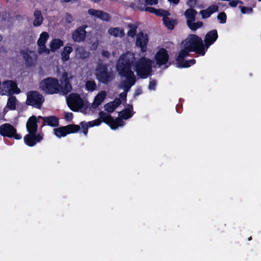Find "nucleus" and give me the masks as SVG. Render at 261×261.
Listing matches in <instances>:
<instances>
[{
  "label": "nucleus",
  "mask_w": 261,
  "mask_h": 261,
  "mask_svg": "<svg viewBox=\"0 0 261 261\" xmlns=\"http://www.w3.org/2000/svg\"><path fill=\"white\" fill-rule=\"evenodd\" d=\"M0 135L4 137L14 138L16 140H20L22 136L17 133L16 128L12 124L8 123L0 126Z\"/></svg>",
  "instance_id": "8"
},
{
  "label": "nucleus",
  "mask_w": 261,
  "mask_h": 261,
  "mask_svg": "<svg viewBox=\"0 0 261 261\" xmlns=\"http://www.w3.org/2000/svg\"><path fill=\"white\" fill-rule=\"evenodd\" d=\"M43 136V134L41 133H28L24 137V142L27 146L33 147L42 141Z\"/></svg>",
  "instance_id": "10"
},
{
  "label": "nucleus",
  "mask_w": 261,
  "mask_h": 261,
  "mask_svg": "<svg viewBox=\"0 0 261 261\" xmlns=\"http://www.w3.org/2000/svg\"><path fill=\"white\" fill-rule=\"evenodd\" d=\"M252 240V237H250L249 238H248V241H251Z\"/></svg>",
  "instance_id": "57"
},
{
  "label": "nucleus",
  "mask_w": 261,
  "mask_h": 261,
  "mask_svg": "<svg viewBox=\"0 0 261 261\" xmlns=\"http://www.w3.org/2000/svg\"><path fill=\"white\" fill-rule=\"evenodd\" d=\"M87 123L88 124V127H91L95 126V125H94L95 124L93 122V121H89L88 122H87Z\"/></svg>",
  "instance_id": "53"
},
{
  "label": "nucleus",
  "mask_w": 261,
  "mask_h": 261,
  "mask_svg": "<svg viewBox=\"0 0 261 261\" xmlns=\"http://www.w3.org/2000/svg\"><path fill=\"white\" fill-rule=\"evenodd\" d=\"M48 37L49 35L47 33L45 32H42L40 35L39 38L37 41V44L40 45L41 44H45L48 39Z\"/></svg>",
  "instance_id": "33"
},
{
  "label": "nucleus",
  "mask_w": 261,
  "mask_h": 261,
  "mask_svg": "<svg viewBox=\"0 0 261 261\" xmlns=\"http://www.w3.org/2000/svg\"><path fill=\"white\" fill-rule=\"evenodd\" d=\"M72 111H75V110L73 109H71Z\"/></svg>",
  "instance_id": "59"
},
{
  "label": "nucleus",
  "mask_w": 261,
  "mask_h": 261,
  "mask_svg": "<svg viewBox=\"0 0 261 261\" xmlns=\"http://www.w3.org/2000/svg\"><path fill=\"white\" fill-rule=\"evenodd\" d=\"M197 12L193 8L188 9L185 12V16L187 18V23L188 21H195L196 19V15Z\"/></svg>",
  "instance_id": "24"
},
{
  "label": "nucleus",
  "mask_w": 261,
  "mask_h": 261,
  "mask_svg": "<svg viewBox=\"0 0 261 261\" xmlns=\"http://www.w3.org/2000/svg\"><path fill=\"white\" fill-rule=\"evenodd\" d=\"M88 13L90 15L94 16L103 21H109L111 20L110 15L102 10L89 9Z\"/></svg>",
  "instance_id": "16"
},
{
  "label": "nucleus",
  "mask_w": 261,
  "mask_h": 261,
  "mask_svg": "<svg viewBox=\"0 0 261 261\" xmlns=\"http://www.w3.org/2000/svg\"><path fill=\"white\" fill-rule=\"evenodd\" d=\"M73 118V114L71 112H67L65 114V119L67 121H71Z\"/></svg>",
  "instance_id": "47"
},
{
  "label": "nucleus",
  "mask_w": 261,
  "mask_h": 261,
  "mask_svg": "<svg viewBox=\"0 0 261 261\" xmlns=\"http://www.w3.org/2000/svg\"><path fill=\"white\" fill-rule=\"evenodd\" d=\"M163 21L165 25L169 30H173L176 23L175 20L170 19L168 17V16H166L165 17L163 18Z\"/></svg>",
  "instance_id": "28"
},
{
  "label": "nucleus",
  "mask_w": 261,
  "mask_h": 261,
  "mask_svg": "<svg viewBox=\"0 0 261 261\" xmlns=\"http://www.w3.org/2000/svg\"><path fill=\"white\" fill-rule=\"evenodd\" d=\"M183 49L179 52V60H182L189 55L191 52H195L199 55L204 56L206 49L203 41L195 34H190L182 42Z\"/></svg>",
  "instance_id": "2"
},
{
  "label": "nucleus",
  "mask_w": 261,
  "mask_h": 261,
  "mask_svg": "<svg viewBox=\"0 0 261 261\" xmlns=\"http://www.w3.org/2000/svg\"><path fill=\"white\" fill-rule=\"evenodd\" d=\"M102 55L105 57L109 58L110 57V54L107 50H103L102 52Z\"/></svg>",
  "instance_id": "51"
},
{
  "label": "nucleus",
  "mask_w": 261,
  "mask_h": 261,
  "mask_svg": "<svg viewBox=\"0 0 261 261\" xmlns=\"http://www.w3.org/2000/svg\"><path fill=\"white\" fill-rule=\"evenodd\" d=\"M61 85V93L63 94H67L72 90V86L69 82V77L67 72H64L60 79Z\"/></svg>",
  "instance_id": "12"
},
{
  "label": "nucleus",
  "mask_w": 261,
  "mask_h": 261,
  "mask_svg": "<svg viewBox=\"0 0 261 261\" xmlns=\"http://www.w3.org/2000/svg\"><path fill=\"white\" fill-rule=\"evenodd\" d=\"M241 12L243 14L250 13L253 11V9L251 7L243 6L241 7Z\"/></svg>",
  "instance_id": "43"
},
{
  "label": "nucleus",
  "mask_w": 261,
  "mask_h": 261,
  "mask_svg": "<svg viewBox=\"0 0 261 261\" xmlns=\"http://www.w3.org/2000/svg\"><path fill=\"white\" fill-rule=\"evenodd\" d=\"M70 100L72 103L74 104H80L83 102L82 99L80 96L77 94H75L74 96H71Z\"/></svg>",
  "instance_id": "35"
},
{
  "label": "nucleus",
  "mask_w": 261,
  "mask_h": 261,
  "mask_svg": "<svg viewBox=\"0 0 261 261\" xmlns=\"http://www.w3.org/2000/svg\"><path fill=\"white\" fill-rule=\"evenodd\" d=\"M193 0H189L190 2H192Z\"/></svg>",
  "instance_id": "60"
},
{
  "label": "nucleus",
  "mask_w": 261,
  "mask_h": 261,
  "mask_svg": "<svg viewBox=\"0 0 261 261\" xmlns=\"http://www.w3.org/2000/svg\"><path fill=\"white\" fill-rule=\"evenodd\" d=\"M217 18L219 20L221 23H225L226 22L227 16L224 12L220 13L218 16Z\"/></svg>",
  "instance_id": "38"
},
{
  "label": "nucleus",
  "mask_w": 261,
  "mask_h": 261,
  "mask_svg": "<svg viewBox=\"0 0 261 261\" xmlns=\"http://www.w3.org/2000/svg\"><path fill=\"white\" fill-rule=\"evenodd\" d=\"M65 20L67 24H70L73 21V18L70 13H66L65 17Z\"/></svg>",
  "instance_id": "42"
},
{
  "label": "nucleus",
  "mask_w": 261,
  "mask_h": 261,
  "mask_svg": "<svg viewBox=\"0 0 261 261\" xmlns=\"http://www.w3.org/2000/svg\"><path fill=\"white\" fill-rule=\"evenodd\" d=\"M23 58L25 61L26 65L28 66H31L33 64V60L28 51H24L22 53Z\"/></svg>",
  "instance_id": "32"
},
{
  "label": "nucleus",
  "mask_w": 261,
  "mask_h": 261,
  "mask_svg": "<svg viewBox=\"0 0 261 261\" xmlns=\"http://www.w3.org/2000/svg\"><path fill=\"white\" fill-rule=\"evenodd\" d=\"M189 63L190 64V66H191V65H194V64H195L196 60L195 59H193L189 60Z\"/></svg>",
  "instance_id": "55"
},
{
  "label": "nucleus",
  "mask_w": 261,
  "mask_h": 261,
  "mask_svg": "<svg viewBox=\"0 0 261 261\" xmlns=\"http://www.w3.org/2000/svg\"><path fill=\"white\" fill-rule=\"evenodd\" d=\"M155 15L158 16H162L163 18H164L166 16H169L170 15V13L167 10H164L162 9H157Z\"/></svg>",
  "instance_id": "36"
},
{
  "label": "nucleus",
  "mask_w": 261,
  "mask_h": 261,
  "mask_svg": "<svg viewBox=\"0 0 261 261\" xmlns=\"http://www.w3.org/2000/svg\"><path fill=\"white\" fill-rule=\"evenodd\" d=\"M148 41V35L141 31L137 35L136 44L137 46L140 47L141 51L142 53H144L147 50Z\"/></svg>",
  "instance_id": "13"
},
{
  "label": "nucleus",
  "mask_w": 261,
  "mask_h": 261,
  "mask_svg": "<svg viewBox=\"0 0 261 261\" xmlns=\"http://www.w3.org/2000/svg\"><path fill=\"white\" fill-rule=\"evenodd\" d=\"M156 85V82L155 80H152L149 82L148 89L150 90H154Z\"/></svg>",
  "instance_id": "44"
},
{
  "label": "nucleus",
  "mask_w": 261,
  "mask_h": 261,
  "mask_svg": "<svg viewBox=\"0 0 261 261\" xmlns=\"http://www.w3.org/2000/svg\"><path fill=\"white\" fill-rule=\"evenodd\" d=\"M104 107H105V110L107 112L110 113H113L114 111V110H115V108L114 107L113 103H111V102L106 103Z\"/></svg>",
  "instance_id": "40"
},
{
  "label": "nucleus",
  "mask_w": 261,
  "mask_h": 261,
  "mask_svg": "<svg viewBox=\"0 0 261 261\" xmlns=\"http://www.w3.org/2000/svg\"><path fill=\"white\" fill-rule=\"evenodd\" d=\"M87 25L84 24L76 28L71 34L72 39L75 42H81L86 40L87 36L86 28Z\"/></svg>",
  "instance_id": "11"
},
{
  "label": "nucleus",
  "mask_w": 261,
  "mask_h": 261,
  "mask_svg": "<svg viewBox=\"0 0 261 261\" xmlns=\"http://www.w3.org/2000/svg\"><path fill=\"white\" fill-rule=\"evenodd\" d=\"M239 3L242 4L243 3L240 0H232L229 2V5L231 7H236Z\"/></svg>",
  "instance_id": "45"
},
{
  "label": "nucleus",
  "mask_w": 261,
  "mask_h": 261,
  "mask_svg": "<svg viewBox=\"0 0 261 261\" xmlns=\"http://www.w3.org/2000/svg\"><path fill=\"white\" fill-rule=\"evenodd\" d=\"M169 55L165 48L160 49L155 55V60L157 65L162 66L166 64L169 60Z\"/></svg>",
  "instance_id": "14"
},
{
  "label": "nucleus",
  "mask_w": 261,
  "mask_h": 261,
  "mask_svg": "<svg viewBox=\"0 0 261 261\" xmlns=\"http://www.w3.org/2000/svg\"><path fill=\"white\" fill-rule=\"evenodd\" d=\"M130 29L127 32V35L134 37L136 35L137 27L134 25H129Z\"/></svg>",
  "instance_id": "41"
},
{
  "label": "nucleus",
  "mask_w": 261,
  "mask_h": 261,
  "mask_svg": "<svg viewBox=\"0 0 261 261\" xmlns=\"http://www.w3.org/2000/svg\"><path fill=\"white\" fill-rule=\"evenodd\" d=\"M34 16L35 17V19L33 22V25L35 27H39L41 25L43 21V17L41 11L36 10L34 12Z\"/></svg>",
  "instance_id": "25"
},
{
  "label": "nucleus",
  "mask_w": 261,
  "mask_h": 261,
  "mask_svg": "<svg viewBox=\"0 0 261 261\" xmlns=\"http://www.w3.org/2000/svg\"><path fill=\"white\" fill-rule=\"evenodd\" d=\"M187 25L188 27L192 30V31H196L198 29L201 28L203 25V22L201 21H198L197 22H195L194 21H188V22L187 23Z\"/></svg>",
  "instance_id": "29"
},
{
  "label": "nucleus",
  "mask_w": 261,
  "mask_h": 261,
  "mask_svg": "<svg viewBox=\"0 0 261 261\" xmlns=\"http://www.w3.org/2000/svg\"><path fill=\"white\" fill-rule=\"evenodd\" d=\"M80 130V126L77 124H69L54 129V134L58 138L65 137L67 135L76 133Z\"/></svg>",
  "instance_id": "9"
},
{
  "label": "nucleus",
  "mask_w": 261,
  "mask_h": 261,
  "mask_svg": "<svg viewBox=\"0 0 261 261\" xmlns=\"http://www.w3.org/2000/svg\"><path fill=\"white\" fill-rule=\"evenodd\" d=\"M38 119L43 120L42 127L48 125L51 127H57L59 124V119L55 116H50L48 117H43L39 116Z\"/></svg>",
  "instance_id": "19"
},
{
  "label": "nucleus",
  "mask_w": 261,
  "mask_h": 261,
  "mask_svg": "<svg viewBox=\"0 0 261 261\" xmlns=\"http://www.w3.org/2000/svg\"><path fill=\"white\" fill-rule=\"evenodd\" d=\"M16 98L15 96H11L8 98L7 106L10 110H15L16 109Z\"/></svg>",
  "instance_id": "30"
},
{
  "label": "nucleus",
  "mask_w": 261,
  "mask_h": 261,
  "mask_svg": "<svg viewBox=\"0 0 261 261\" xmlns=\"http://www.w3.org/2000/svg\"><path fill=\"white\" fill-rule=\"evenodd\" d=\"M134 115L133 106L132 105H128L127 107L119 112V117L122 120V119L127 120L131 118Z\"/></svg>",
  "instance_id": "20"
},
{
  "label": "nucleus",
  "mask_w": 261,
  "mask_h": 261,
  "mask_svg": "<svg viewBox=\"0 0 261 261\" xmlns=\"http://www.w3.org/2000/svg\"><path fill=\"white\" fill-rule=\"evenodd\" d=\"M134 65V58L128 54H123L118 58L116 69L118 74L122 77H125L120 85V88L124 89V92L126 94L130 88L135 84L136 77L132 71Z\"/></svg>",
  "instance_id": "1"
},
{
  "label": "nucleus",
  "mask_w": 261,
  "mask_h": 261,
  "mask_svg": "<svg viewBox=\"0 0 261 261\" xmlns=\"http://www.w3.org/2000/svg\"><path fill=\"white\" fill-rule=\"evenodd\" d=\"M84 55H85V54H86V56H84V57H83V56H82V55H82V53H81V57L82 58H85V57H88V54L87 52H86V51H84Z\"/></svg>",
  "instance_id": "56"
},
{
  "label": "nucleus",
  "mask_w": 261,
  "mask_h": 261,
  "mask_svg": "<svg viewBox=\"0 0 261 261\" xmlns=\"http://www.w3.org/2000/svg\"><path fill=\"white\" fill-rule=\"evenodd\" d=\"M119 97L123 100L126 101L127 94L123 92L119 94Z\"/></svg>",
  "instance_id": "50"
},
{
  "label": "nucleus",
  "mask_w": 261,
  "mask_h": 261,
  "mask_svg": "<svg viewBox=\"0 0 261 261\" xmlns=\"http://www.w3.org/2000/svg\"><path fill=\"white\" fill-rule=\"evenodd\" d=\"M111 102L113 103L114 107L116 109V108H117L121 103V100H120V98H116Z\"/></svg>",
  "instance_id": "46"
},
{
  "label": "nucleus",
  "mask_w": 261,
  "mask_h": 261,
  "mask_svg": "<svg viewBox=\"0 0 261 261\" xmlns=\"http://www.w3.org/2000/svg\"><path fill=\"white\" fill-rule=\"evenodd\" d=\"M64 44L63 41L60 39H54L50 42L49 46L50 50L53 52L59 49Z\"/></svg>",
  "instance_id": "26"
},
{
  "label": "nucleus",
  "mask_w": 261,
  "mask_h": 261,
  "mask_svg": "<svg viewBox=\"0 0 261 261\" xmlns=\"http://www.w3.org/2000/svg\"><path fill=\"white\" fill-rule=\"evenodd\" d=\"M108 33L115 37L122 38L125 36L124 29L122 28H110L108 30Z\"/></svg>",
  "instance_id": "22"
},
{
  "label": "nucleus",
  "mask_w": 261,
  "mask_h": 261,
  "mask_svg": "<svg viewBox=\"0 0 261 261\" xmlns=\"http://www.w3.org/2000/svg\"><path fill=\"white\" fill-rule=\"evenodd\" d=\"M185 58H184V59L182 60H179V55H178L176 58V62L178 64V67L188 68L190 67V64L189 62V60L185 61Z\"/></svg>",
  "instance_id": "31"
},
{
  "label": "nucleus",
  "mask_w": 261,
  "mask_h": 261,
  "mask_svg": "<svg viewBox=\"0 0 261 261\" xmlns=\"http://www.w3.org/2000/svg\"><path fill=\"white\" fill-rule=\"evenodd\" d=\"M170 3H173L174 5H177L180 0H168Z\"/></svg>",
  "instance_id": "52"
},
{
  "label": "nucleus",
  "mask_w": 261,
  "mask_h": 261,
  "mask_svg": "<svg viewBox=\"0 0 261 261\" xmlns=\"http://www.w3.org/2000/svg\"><path fill=\"white\" fill-rule=\"evenodd\" d=\"M106 96L107 93L106 91H101L95 97L94 103L92 104V107L95 109L98 107L105 100Z\"/></svg>",
  "instance_id": "23"
},
{
  "label": "nucleus",
  "mask_w": 261,
  "mask_h": 261,
  "mask_svg": "<svg viewBox=\"0 0 261 261\" xmlns=\"http://www.w3.org/2000/svg\"><path fill=\"white\" fill-rule=\"evenodd\" d=\"M218 11V6L214 5L208 7L206 9L202 10L200 11V13L203 19L208 18L211 15Z\"/></svg>",
  "instance_id": "21"
},
{
  "label": "nucleus",
  "mask_w": 261,
  "mask_h": 261,
  "mask_svg": "<svg viewBox=\"0 0 261 261\" xmlns=\"http://www.w3.org/2000/svg\"><path fill=\"white\" fill-rule=\"evenodd\" d=\"M61 85L57 78L48 77L42 80L39 84V88L47 94H54L61 92Z\"/></svg>",
  "instance_id": "3"
},
{
  "label": "nucleus",
  "mask_w": 261,
  "mask_h": 261,
  "mask_svg": "<svg viewBox=\"0 0 261 261\" xmlns=\"http://www.w3.org/2000/svg\"><path fill=\"white\" fill-rule=\"evenodd\" d=\"M86 89L89 91H93L96 89V84L93 80L87 81L85 84Z\"/></svg>",
  "instance_id": "34"
},
{
  "label": "nucleus",
  "mask_w": 261,
  "mask_h": 261,
  "mask_svg": "<svg viewBox=\"0 0 261 261\" xmlns=\"http://www.w3.org/2000/svg\"><path fill=\"white\" fill-rule=\"evenodd\" d=\"M135 71L141 79H146L152 71V61L146 57H141L136 63Z\"/></svg>",
  "instance_id": "5"
},
{
  "label": "nucleus",
  "mask_w": 261,
  "mask_h": 261,
  "mask_svg": "<svg viewBox=\"0 0 261 261\" xmlns=\"http://www.w3.org/2000/svg\"><path fill=\"white\" fill-rule=\"evenodd\" d=\"M99 118L93 120L95 126H99L102 122L108 125L112 129L115 130L119 126H122L124 122L120 118L114 119L109 114L103 111L99 113Z\"/></svg>",
  "instance_id": "4"
},
{
  "label": "nucleus",
  "mask_w": 261,
  "mask_h": 261,
  "mask_svg": "<svg viewBox=\"0 0 261 261\" xmlns=\"http://www.w3.org/2000/svg\"><path fill=\"white\" fill-rule=\"evenodd\" d=\"M73 51L71 46H65L63 51L61 53L62 59L63 62L67 61L69 59V55Z\"/></svg>",
  "instance_id": "27"
},
{
  "label": "nucleus",
  "mask_w": 261,
  "mask_h": 261,
  "mask_svg": "<svg viewBox=\"0 0 261 261\" xmlns=\"http://www.w3.org/2000/svg\"><path fill=\"white\" fill-rule=\"evenodd\" d=\"M38 118L35 116L30 117L26 124V128L28 133H37L38 130Z\"/></svg>",
  "instance_id": "17"
},
{
  "label": "nucleus",
  "mask_w": 261,
  "mask_h": 261,
  "mask_svg": "<svg viewBox=\"0 0 261 261\" xmlns=\"http://www.w3.org/2000/svg\"><path fill=\"white\" fill-rule=\"evenodd\" d=\"M218 35L217 31L215 29L211 30L207 33L204 39L205 46L206 50L210 46V45L214 44V43L217 40Z\"/></svg>",
  "instance_id": "18"
},
{
  "label": "nucleus",
  "mask_w": 261,
  "mask_h": 261,
  "mask_svg": "<svg viewBox=\"0 0 261 261\" xmlns=\"http://www.w3.org/2000/svg\"><path fill=\"white\" fill-rule=\"evenodd\" d=\"M96 79L100 83L108 85L115 77L112 71H108V66L106 64H98L95 69Z\"/></svg>",
  "instance_id": "6"
},
{
  "label": "nucleus",
  "mask_w": 261,
  "mask_h": 261,
  "mask_svg": "<svg viewBox=\"0 0 261 261\" xmlns=\"http://www.w3.org/2000/svg\"><path fill=\"white\" fill-rule=\"evenodd\" d=\"M80 126L83 130V134L87 136L88 133V125L86 121H82L80 123Z\"/></svg>",
  "instance_id": "39"
},
{
  "label": "nucleus",
  "mask_w": 261,
  "mask_h": 261,
  "mask_svg": "<svg viewBox=\"0 0 261 261\" xmlns=\"http://www.w3.org/2000/svg\"><path fill=\"white\" fill-rule=\"evenodd\" d=\"M142 93V90L141 89H137L136 90L135 94V96H138L140 94H141Z\"/></svg>",
  "instance_id": "54"
},
{
  "label": "nucleus",
  "mask_w": 261,
  "mask_h": 261,
  "mask_svg": "<svg viewBox=\"0 0 261 261\" xmlns=\"http://www.w3.org/2000/svg\"><path fill=\"white\" fill-rule=\"evenodd\" d=\"M44 101V97L38 91L31 90L27 93L25 103L28 106L40 109Z\"/></svg>",
  "instance_id": "7"
},
{
  "label": "nucleus",
  "mask_w": 261,
  "mask_h": 261,
  "mask_svg": "<svg viewBox=\"0 0 261 261\" xmlns=\"http://www.w3.org/2000/svg\"><path fill=\"white\" fill-rule=\"evenodd\" d=\"M3 90L10 94H18L20 90L18 88L16 83L13 81H6L3 83Z\"/></svg>",
  "instance_id": "15"
},
{
  "label": "nucleus",
  "mask_w": 261,
  "mask_h": 261,
  "mask_svg": "<svg viewBox=\"0 0 261 261\" xmlns=\"http://www.w3.org/2000/svg\"><path fill=\"white\" fill-rule=\"evenodd\" d=\"M147 5H155L158 3V0H145Z\"/></svg>",
  "instance_id": "49"
},
{
  "label": "nucleus",
  "mask_w": 261,
  "mask_h": 261,
  "mask_svg": "<svg viewBox=\"0 0 261 261\" xmlns=\"http://www.w3.org/2000/svg\"><path fill=\"white\" fill-rule=\"evenodd\" d=\"M38 45L39 46L38 53L39 54L43 53L48 54L50 53V50L46 47L45 44H41Z\"/></svg>",
  "instance_id": "37"
},
{
  "label": "nucleus",
  "mask_w": 261,
  "mask_h": 261,
  "mask_svg": "<svg viewBox=\"0 0 261 261\" xmlns=\"http://www.w3.org/2000/svg\"><path fill=\"white\" fill-rule=\"evenodd\" d=\"M259 2H261V0H258Z\"/></svg>",
  "instance_id": "61"
},
{
  "label": "nucleus",
  "mask_w": 261,
  "mask_h": 261,
  "mask_svg": "<svg viewBox=\"0 0 261 261\" xmlns=\"http://www.w3.org/2000/svg\"><path fill=\"white\" fill-rule=\"evenodd\" d=\"M3 37L0 35V42L2 40Z\"/></svg>",
  "instance_id": "58"
},
{
  "label": "nucleus",
  "mask_w": 261,
  "mask_h": 261,
  "mask_svg": "<svg viewBox=\"0 0 261 261\" xmlns=\"http://www.w3.org/2000/svg\"><path fill=\"white\" fill-rule=\"evenodd\" d=\"M157 9L154 8L153 7H147L145 8L144 10L145 11L149 12L151 13L154 14L156 12Z\"/></svg>",
  "instance_id": "48"
}]
</instances>
